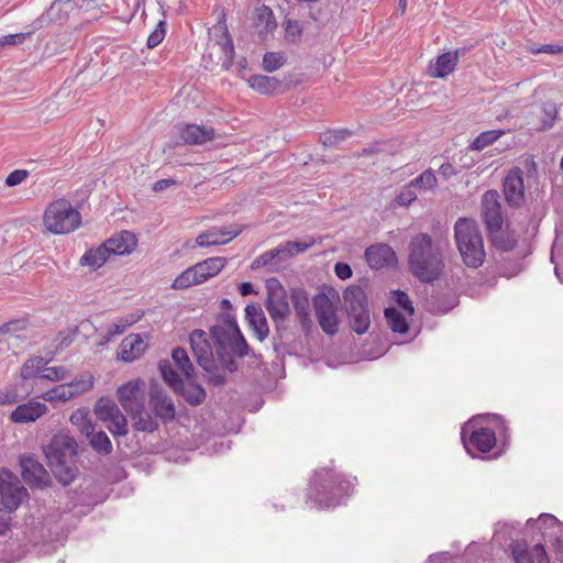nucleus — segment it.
I'll list each match as a JSON object with an SVG mask.
<instances>
[{
	"instance_id": "1",
	"label": "nucleus",
	"mask_w": 563,
	"mask_h": 563,
	"mask_svg": "<svg viewBox=\"0 0 563 563\" xmlns=\"http://www.w3.org/2000/svg\"><path fill=\"white\" fill-rule=\"evenodd\" d=\"M446 242L433 239L428 233L415 235L408 246V265L411 274L422 283L438 280L444 269Z\"/></svg>"
},
{
	"instance_id": "2",
	"label": "nucleus",
	"mask_w": 563,
	"mask_h": 563,
	"mask_svg": "<svg viewBox=\"0 0 563 563\" xmlns=\"http://www.w3.org/2000/svg\"><path fill=\"white\" fill-rule=\"evenodd\" d=\"M354 483L333 468L322 467L314 472L307 494V503L317 508H331L340 505L341 499L347 496Z\"/></svg>"
},
{
	"instance_id": "3",
	"label": "nucleus",
	"mask_w": 563,
	"mask_h": 563,
	"mask_svg": "<svg viewBox=\"0 0 563 563\" xmlns=\"http://www.w3.org/2000/svg\"><path fill=\"white\" fill-rule=\"evenodd\" d=\"M44 454L55 477L63 485L70 484L78 474L77 441L67 433L55 434L44 448Z\"/></svg>"
},
{
	"instance_id": "4",
	"label": "nucleus",
	"mask_w": 563,
	"mask_h": 563,
	"mask_svg": "<svg viewBox=\"0 0 563 563\" xmlns=\"http://www.w3.org/2000/svg\"><path fill=\"white\" fill-rule=\"evenodd\" d=\"M454 240L463 263L471 268L483 265L486 253L477 223L468 218H459L454 224Z\"/></svg>"
},
{
	"instance_id": "5",
	"label": "nucleus",
	"mask_w": 563,
	"mask_h": 563,
	"mask_svg": "<svg viewBox=\"0 0 563 563\" xmlns=\"http://www.w3.org/2000/svg\"><path fill=\"white\" fill-rule=\"evenodd\" d=\"M210 335L214 342V349L219 361L230 373H234L238 369V363L234 360L235 357L242 358L249 355L256 360L261 357V354H256L251 351L243 333L229 336L221 328H210Z\"/></svg>"
},
{
	"instance_id": "6",
	"label": "nucleus",
	"mask_w": 563,
	"mask_h": 563,
	"mask_svg": "<svg viewBox=\"0 0 563 563\" xmlns=\"http://www.w3.org/2000/svg\"><path fill=\"white\" fill-rule=\"evenodd\" d=\"M80 223V213L66 199L53 201L44 213V224L54 234L73 232Z\"/></svg>"
},
{
	"instance_id": "7",
	"label": "nucleus",
	"mask_w": 563,
	"mask_h": 563,
	"mask_svg": "<svg viewBox=\"0 0 563 563\" xmlns=\"http://www.w3.org/2000/svg\"><path fill=\"white\" fill-rule=\"evenodd\" d=\"M350 325L357 334L367 332L371 324L367 296L360 286H351L343 292Z\"/></svg>"
},
{
	"instance_id": "8",
	"label": "nucleus",
	"mask_w": 563,
	"mask_h": 563,
	"mask_svg": "<svg viewBox=\"0 0 563 563\" xmlns=\"http://www.w3.org/2000/svg\"><path fill=\"white\" fill-rule=\"evenodd\" d=\"M461 439L466 452L475 457L477 453H488L496 444V434L486 427H476V419L466 422L461 430Z\"/></svg>"
},
{
	"instance_id": "9",
	"label": "nucleus",
	"mask_w": 563,
	"mask_h": 563,
	"mask_svg": "<svg viewBox=\"0 0 563 563\" xmlns=\"http://www.w3.org/2000/svg\"><path fill=\"white\" fill-rule=\"evenodd\" d=\"M265 286L267 291L265 307L278 327L290 313L287 294L282 283L275 277L266 279Z\"/></svg>"
},
{
	"instance_id": "10",
	"label": "nucleus",
	"mask_w": 563,
	"mask_h": 563,
	"mask_svg": "<svg viewBox=\"0 0 563 563\" xmlns=\"http://www.w3.org/2000/svg\"><path fill=\"white\" fill-rule=\"evenodd\" d=\"M0 495L2 509L12 512L18 509L27 492L15 475L2 470L0 471Z\"/></svg>"
},
{
	"instance_id": "11",
	"label": "nucleus",
	"mask_w": 563,
	"mask_h": 563,
	"mask_svg": "<svg viewBox=\"0 0 563 563\" xmlns=\"http://www.w3.org/2000/svg\"><path fill=\"white\" fill-rule=\"evenodd\" d=\"M499 198L498 191L494 189L482 196V218L490 234L499 233L504 223Z\"/></svg>"
},
{
	"instance_id": "12",
	"label": "nucleus",
	"mask_w": 563,
	"mask_h": 563,
	"mask_svg": "<svg viewBox=\"0 0 563 563\" xmlns=\"http://www.w3.org/2000/svg\"><path fill=\"white\" fill-rule=\"evenodd\" d=\"M189 342L198 365L205 372L212 371L216 367V362L207 332L200 329L194 330L189 335Z\"/></svg>"
},
{
	"instance_id": "13",
	"label": "nucleus",
	"mask_w": 563,
	"mask_h": 563,
	"mask_svg": "<svg viewBox=\"0 0 563 563\" xmlns=\"http://www.w3.org/2000/svg\"><path fill=\"white\" fill-rule=\"evenodd\" d=\"M313 307L322 331L334 335L339 331V318L333 302L327 295L319 294L313 298Z\"/></svg>"
},
{
	"instance_id": "14",
	"label": "nucleus",
	"mask_w": 563,
	"mask_h": 563,
	"mask_svg": "<svg viewBox=\"0 0 563 563\" xmlns=\"http://www.w3.org/2000/svg\"><path fill=\"white\" fill-rule=\"evenodd\" d=\"M79 0H55L45 13L38 16L34 22V29H41L51 22H66L78 8Z\"/></svg>"
},
{
	"instance_id": "15",
	"label": "nucleus",
	"mask_w": 563,
	"mask_h": 563,
	"mask_svg": "<svg viewBox=\"0 0 563 563\" xmlns=\"http://www.w3.org/2000/svg\"><path fill=\"white\" fill-rule=\"evenodd\" d=\"M504 195L510 207H518L525 200L523 173L519 167L511 168L504 180Z\"/></svg>"
},
{
	"instance_id": "16",
	"label": "nucleus",
	"mask_w": 563,
	"mask_h": 563,
	"mask_svg": "<svg viewBox=\"0 0 563 563\" xmlns=\"http://www.w3.org/2000/svg\"><path fill=\"white\" fill-rule=\"evenodd\" d=\"M22 477L31 486L45 487L49 483V476L44 466L31 455L20 459Z\"/></svg>"
},
{
	"instance_id": "17",
	"label": "nucleus",
	"mask_w": 563,
	"mask_h": 563,
	"mask_svg": "<svg viewBox=\"0 0 563 563\" xmlns=\"http://www.w3.org/2000/svg\"><path fill=\"white\" fill-rule=\"evenodd\" d=\"M241 232L242 229L238 225H231L230 228L213 227L200 233L196 239V243L201 247L223 245L231 242Z\"/></svg>"
},
{
	"instance_id": "18",
	"label": "nucleus",
	"mask_w": 563,
	"mask_h": 563,
	"mask_svg": "<svg viewBox=\"0 0 563 563\" xmlns=\"http://www.w3.org/2000/svg\"><path fill=\"white\" fill-rule=\"evenodd\" d=\"M48 411L44 402L32 398L27 402L19 405L10 415V420L14 423L34 422Z\"/></svg>"
},
{
	"instance_id": "19",
	"label": "nucleus",
	"mask_w": 563,
	"mask_h": 563,
	"mask_svg": "<svg viewBox=\"0 0 563 563\" xmlns=\"http://www.w3.org/2000/svg\"><path fill=\"white\" fill-rule=\"evenodd\" d=\"M365 258L373 269L388 267L397 262L394 250L387 244L371 245L365 251Z\"/></svg>"
},
{
	"instance_id": "20",
	"label": "nucleus",
	"mask_w": 563,
	"mask_h": 563,
	"mask_svg": "<svg viewBox=\"0 0 563 563\" xmlns=\"http://www.w3.org/2000/svg\"><path fill=\"white\" fill-rule=\"evenodd\" d=\"M118 399L123 409L129 413L141 408L144 404V393L139 380H131L118 389Z\"/></svg>"
},
{
	"instance_id": "21",
	"label": "nucleus",
	"mask_w": 563,
	"mask_h": 563,
	"mask_svg": "<svg viewBox=\"0 0 563 563\" xmlns=\"http://www.w3.org/2000/svg\"><path fill=\"white\" fill-rule=\"evenodd\" d=\"M179 136L186 145H202L216 136L210 125L185 124L179 129Z\"/></svg>"
},
{
	"instance_id": "22",
	"label": "nucleus",
	"mask_w": 563,
	"mask_h": 563,
	"mask_svg": "<svg viewBox=\"0 0 563 563\" xmlns=\"http://www.w3.org/2000/svg\"><path fill=\"white\" fill-rule=\"evenodd\" d=\"M150 405L156 417L168 422L175 419L176 409L172 398L161 389L152 388L150 393Z\"/></svg>"
},
{
	"instance_id": "23",
	"label": "nucleus",
	"mask_w": 563,
	"mask_h": 563,
	"mask_svg": "<svg viewBox=\"0 0 563 563\" xmlns=\"http://www.w3.org/2000/svg\"><path fill=\"white\" fill-rule=\"evenodd\" d=\"M245 319L260 342L267 339L269 327L262 307L257 303H250L245 307Z\"/></svg>"
},
{
	"instance_id": "24",
	"label": "nucleus",
	"mask_w": 563,
	"mask_h": 563,
	"mask_svg": "<svg viewBox=\"0 0 563 563\" xmlns=\"http://www.w3.org/2000/svg\"><path fill=\"white\" fill-rule=\"evenodd\" d=\"M512 555L516 563H550L544 547L541 543L531 549L527 544H517L512 549Z\"/></svg>"
},
{
	"instance_id": "25",
	"label": "nucleus",
	"mask_w": 563,
	"mask_h": 563,
	"mask_svg": "<svg viewBox=\"0 0 563 563\" xmlns=\"http://www.w3.org/2000/svg\"><path fill=\"white\" fill-rule=\"evenodd\" d=\"M137 244L136 236L130 231H121L106 241L111 255L131 254Z\"/></svg>"
},
{
	"instance_id": "26",
	"label": "nucleus",
	"mask_w": 563,
	"mask_h": 563,
	"mask_svg": "<svg viewBox=\"0 0 563 563\" xmlns=\"http://www.w3.org/2000/svg\"><path fill=\"white\" fill-rule=\"evenodd\" d=\"M145 350V343L139 334H130L124 338L119 346L118 356L123 362L136 360Z\"/></svg>"
},
{
	"instance_id": "27",
	"label": "nucleus",
	"mask_w": 563,
	"mask_h": 563,
	"mask_svg": "<svg viewBox=\"0 0 563 563\" xmlns=\"http://www.w3.org/2000/svg\"><path fill=\"white\" fill-rule=\"evenodd\" d=\"M216 29H219L221 31V34L217 38V44L220 46L221 52L223 54L222 67L224 69H230L233 65L235 54L233 40L228 31L225 23L216 26Z\"/></svg>"
},
{
	"instance_id": "28",
	"label": "nucleus",
	"mask_w": 563,
	"mask_h": 563,
	"mask_svg": "<svg viewBox=\"0 0 563 563\" xmlns=\"http://www.w3.org/2000/svg\"><path fill=\"white\" fill-rule=\"evenodd\" d=\"M227 260L224 257H209L202 262L197 263L195 266L200 283L218 275L225 266Z\"/></svg>"
},
{
	"instance_id": "29",
	"label": "nucleus",
	"mask_w": 563,
	"mask_h": 563,
	"mask_svg": "<svg viewBox=\"0 0 563 563\" xmlns=\"http://www.w3.org/2000/svg\"><path fill=\"white\" fill-rule=\"evenodd\" d=\"M111 253L103 242L96 249H90L85 252V254L80 257L79 263L82 266H88L92 269H97L101 267L110 257Z\"/></svg>"
},
{
	"instance_id": "30",
	"label": "nucleus",
	"mask_w": 563,
	"mask_h": 563,
	"mask_svg": "<svg viewBox=\"0 0 563 563\" xmlns=\"http://www.w3.org/2000/svg\"><path fill=\"white\" fill-rule=\"evenodd\" d=\"M291 301L296 310L297 318L302 325L307 328L310 325V305L306 292L301 289H294L291 292Z\"/></svg>"
},
{
	"instance_id": "31",
	"label": "nucleus",
	"mask_w": 563,
	"mask_h": 563,
	"mask_svg": "<svg viewBox=\"0 0 563 563\" xmlns=\"http://www.w3.org/2000/svg\"><path fill=\"white\" fill-rule=\"evenodd\" d=\"M456 63L457 53H443L438 56L435 64L430 67V74L434 78H444L454 70Z\"/></svg>"
},
{
	"instance_id": "32",
	"label": "nucleus",
	"mask_w": 563,
	"mask_h": 563,
	"mask_svg": "<svg viewBox=\"0 0 563 563\" xmlns=\"http://www.w3.org/2000/svg\"><path fill=\"white\" fill-rule=\"evenodd\" d=\"M249 86L258 93L269 95L280 88L282 81L266 75H252L247 78Z\"/></svg>"
},
{
	"instance_id": "33",
	"label": "nucleus",
	"mask_w": 563,
	"mask_h": 563,
	"mask_svg": "<svg viewBox=\"0 0 563 563\" xmlns=\"http://www.w3.org/2000/svg\"><path fill=\"white\" fill-rule=\"evenodd\" d=\"M254 25L258 30L260 35L273 32L276 26V20L273 10L263 4L255 11Z\"/></svg>"
},
{
	"instance_id": "34",
	"label": "nucleus",
	"mask_w": 563,
	"mask_h": 563,
	"mask_svg": "<svg viewBox=\"0 0 563 563\" xmlns=\"http://www.w3.org/2000/svg\"><path fill=\"white\" fill-rule=\"evenodd\" d=\"M129 415L134 421L135 429L139 431L154 432L158 428L157 420L145 410L144 404L141 408L129 412Z\"/></svg>"
},
{
	"instance_id": "35",
	"label": "nucleus",
	"mask_w": 563,
	"mask_h": 563,
	"mask_svg": "<svg viewBox=\"0 0 563 563\" xmlns=\"http://www.w3.org/2000/svg\"><path fill=\"white\" fill-rule=\"evenodd\" d=\"M191 406L201 405L206 399V390L199 384L191 382L183 383V387L177 391Z\"/></svg>"
},
{
	"instance_id": "36",
	"label": "nucleus",
	"mask_w": 563,
	"mask_h": 563,
	"mask_svg": "<svg viewBox=\"0 0 563 563\" xmlns=\"http://www.w3.org/2000/svg\"><path fill=\"white\" fill-rule=\"evenodd\" d=\"M385 318L387 320L388 327L393 330V332L397 333H406L409 329L408 322L404 314L394 307H389L385 309Z\"/></svg>"
},
{
	"instance_id": "37",
	"label": "nucleus",
	"mask_w": 563,
	"mask_h": 563,
	"mask_svg": "<svg viewBox=\"0 0 563 563\" xmlns=\"http://www.w3.org/2000/svg\"><path fill=\"white\" fill-rule=\"evenodd\" d=\"M540 126L539 131L551 129L558 119V107L554 102L547 101L540 108Z\"/></svg>"
},
{
	"instance_id": "38",
	"label": "nucleus",
	"mask_w": 563,
	"mask_h": 563,
	"mask_svg": "<svg viewBox=\"0 0 563 563\" xmlns=\"http://www.w3.org/2000/svg\"><path fill=\"white\" fill-rule=\"evenodd\" d=\"M40 398L51 404L55 402H65L71 398H74V393L71 391V387L67 386V384H60L45 393H43Z\"/></svg>"
},
{
	"instance_id": "39",
	"label": "nucleus",
	"mask_w": 563,
	"mask_h": 563,
	"mask_svg": "<svg viewBox=\"0 0 563 563\" xmlns=\"http://www.w3.org/2000/svg\"><path fill=\"white\" fill-rule=\"evenodd\" d=\"M95 413L98 419L102 421H109L120 415L121 411L117 404L110 399L100 398L95 406Z\"/></svg>"
},
{
	"instance_id": "40",
	"label": "nucleus",
	"mask_w": 563,
	"mask_h": 563,
	"mask_svg": "<svg viewBox=\"0 0 563 563\" xmlns=\"http://www.w3.org/2000/svg\"><path fill=\"white\" fill-rule=\"evenodd\" d=\"M158 367L164 382L175 391H178L183 387L184 382L172 364L168 361H161Z\"/></svg>"
},
{
	"instance_id": "41",
	"label": "nucleus",
	"mask_w": 563,
	"mask_h": 563,
	"mask_svg": "<svg viewBox=\"0 0 563 563\" xmlns=\"http://www.w3.org/2000/svg\"><path fill=\"white\" fill-rule=\"evenodd\" d=\"M157 4L159 10L162 11L164 19L158 21L156 27L148 35L146 42L148 48H154L158 46L166 35L167 23L165 20L164 2L158 0Z\"/></svg>"
},
{
	"instance_id": "42",
	"label": "nucleus",
	"mask_w": 563,
	"mask_h": 563,
	"mask_svg": "<svg viewBox=\"0 0 563 563\" xmlns=\"http://www.w3.org/2000/svg\"><path fill=\"white\" fill-rule=\"evenodd\" d=\"M199 284H201V283L198 278L197 271H196L195 266H191V267H188L187 269H185L180 275H178L174 279L172 287L174 289L178 290V289H186L194 285H199Z\"/></svg>"
},
{
	"instance_id": "43",
	"label": "nucleus",
	"mask_w": 563,
	"mask_h": 563,
	"mask_svg": "<svg viewBox=\"0 0 563 563\" xmlns=\"http://www.w3.org/2000/svg\"><path fill=\"white\" fill-rule=\"evenodd\" d=\"M503 134V130H489L482 132L471 143L470 148L472 151H482L488 145L493 144L495 141H497Z\"/></svg>"
},
{
	"instance_id": "44",
	"label": "nucleus",
	"mask_w": 563,
	"mask_h": 563,
	"mask_svg": "<svg viewBox=\"0 0 563 563\" xmlns=\"http://www.w3.org/2000/svg\"><path fill=\"white\" fill-rule=\"evenodd\" d=\"M45 365L46 362L43 357L29 358L21 367V377L23 379H31L37 376L40 377Z\"/></svg>"
},
{
	"instance_id": "45",
	"label": "nucleus",
	"mask_w": 563,
	"mask_h": 563,
	"mask_svg": "<svg viewBox=\"0 0 563 563\" xmlns=\"http://www.w3.org/2000/svg\"><path fill=\"white\" fill-rule=\"evenodd\" d=\"M91 448L99 454L107 455L112 452V443L104 431L95 432L89 441Z\"/></svg>"
},
{
	"instance_id": "46",
	"label": "nucleus",
	"mask_w": 563,
	"mask_h": 563,
	"mask_svg": "<svg viewBox=\"0 0 563 563\" xmlns=\"http://www.w3.org/2000/svg\"><path fill=\"white\" fill-rule=\"evenodd\" d=\"M172 358L178 369L187 377H190L194 367L185 349L176 347L172 352Z\"/></svg>"
},
{
	"instance_id": "47",
	"label": "nucleus",
	"mask_w": 563,
	"mask_h": 563,
	"mask_svg": "<svg viewBox=\"0 0 563 563\" xmlns=\"http://www.w3.org/2000/svg\"><path fill=\"white\" fill-rule=\"evenodd\" d=\"M211 328H221L222 331L229 336L242 333L235 317L232 316L231 313H221L218 318V323L212 325Z\"/></svg>"
},
{
	"instance_id": "48",
	"label": "nucleus",
	"mask_w": 563,
	"mask_h": 563,
	"mask_svg": "<svg viewBox=\"0 0 563 563\" xmlns=\"http://www.w3.org/2000/svg\"><path fill=\"white\" fill-rule=\"evenodd\" d=\"M418 191L431 190L437 186V177L431 169H427L410 181Z\"/></svg>"
},
{
	"instance_id": "49",
	"label": "nucleus",
	"mask_w": 563,
	"mask_h": 563,
	"mask_svg": "<svg viewBox=\"0 0 563 563\" xmlns=\"http://www.w3.org/2000/svg\"><path fill=\"white\" fill-rule=\"evenodd\" d=\"M351 135V131L346 129L329 130L321 135V142L324 146H335L340 142L346 140Z\"/></svg>"
},
{
	"instance_id": "50",
	"label": "nucleus",
	"mask_w": 563,
	"mask_h": 563,
	"mask_svg": "<svg viewBox=\"0 0 563 563\" xmlns=\"http://www.w3.org/2000/svg\"><path fill=\"white\" fill-rule=\"evenodd\" d=\"M132 323L133 321H129L128 319L123 318L111 323L102 335L103 342L108 343L112 341L115 336L122 334Z\"/></svg>"
},
{
	"instance_id": "51",
	"label": "nucleus",
	"mask_w": 563,
	"mask_h": 563,
	"mask_svg": "<svg viewBox=\"0 0 563 563\" xmlns=\"http://www.w3.org/2000/svg\"><path fill=\"white\" fill-rule=\"evenodd\" d=\"M286 59L279 52H267L263 56V68L267 73H273L285 64Z\"/></svg>"
},
{
	"instance_id": "52",
	"label": "nucleus",
	"mask_w": 563,
	"mask_h": 563,
	"mask_svg": "<svg viewBox=\"0 0 563 563\" xmlns=\"http://www.w3.org/2000/svg\"><path fill=\"white\" fill-rule=\"evenodd\" d=\"M284 26L286 40L290 43H298L302 35V26L299 21L286 19Z\"/></svg>"
},
{
	"instance_id": "53",
	"label": "nucleus",
	"mask_w": 563,
	"mask_h": 563,
	"mask_svg": "<svg viewBox=\"0 0 563 563\" xmlns=\"http://www.w3.org/2000/svg\"><path fill=\"white\" fill-rule=\"evenodd\" d=\"M418 197V189L412 186L411 183L404 186L399 194L396 197V201L399 206H409L411 205Z\"/></svg>"
},
{
	"instance_id": "54",
	"label": "nucleus",
	"mask_w": 563,
	"mask_h": 563,
	"mask_svg": "<svg viewBox=\"0 0 563 563\" xmlns=\"http://www.w3.org/2000/svg\"><path fill=\"white\" fill-rule=\"evenodd\" d=\"M68 377V371L63 366H52V367H45L43 368V373L40 375V378L51 380V382H58L66 379Z\"/></svg>"
},
{
	"instance_id": "55",
	"label": "nucleus",
	"mask_w": 563,
	"mask_h": 563,
	"mask_svg": "<svg viewBox=\"0 0 563 563\" xmlns=\"http://www.w3.org/2000/svg\"><path fill=\"white\" fill-rule=\"evenodd\" d=\"M108 422L111 423L108 426V429L114 437H123L128 433V421L122 413L117 415V417L110 419Z\"/></svg>"
},
{
	"instance_id": "56",
	"label": "nucleus",
	"mask_w": 563,
	"mask_h": 563,
	"mask_svg": "<svg viewBox=\"0 0 563 563\" xmlns=\"http://www.w3.org/2000/svg\"><path fill=\"white\" fill-rule=\"evenodd\" d=\"M275 260L276 258H275L274 253L272 252V250H268V251L264 252L263 254H261L260 256H257L253 261L251 268L257 269L260 267H268L269 271H275L276 268L274 267V264H273V262Z\"/></svg>"
},
{
	"instance_id": "57",
	"label": "nucleus",
	"mask_w": 563,
	"mask_h": 563,
	"mask_svg": "<svg viewBox=\"0 0 563 563\" xmlns=\"http://www.w3.org/2000/svg\"><path fill=\"white\" fill-rule=\"evenodd\" d=\"M92 378H75L71 383L67 384V386L71 387V391L74 393V398L88 391L90 388H92Z\"/></svg>"
},
{
	"instance_id": "58",
	"label": "nucleus",
	"mask_w": 563,
	"mask_h": 563,
	"mask_svg": "<svg viewBox=\"0 0 563 563\" xmlns=\"http://www.w3.org/2000/svg\"><path fill=\"white\" fill-rule=\"evenodd\" d=\"M77 332V328L60 331L57 336L58 343L56 345V351H62L63 349L69 346L74 342Z\"/></svg>"
},
{
	"instance_id": "59",
	"label": "nucleus",
	"mask_w": 563,
	"mask_h": 563,
	"mask_svg": "<svg viewBox=\"0 0 563 563\" xmlns=\"http://www.w3.org/2000/svg\"><path fill=\"white\" fill-rule=\"evenodd\" d=\"M35 30L36 29H34V24L32 23V29L30 31L16 33V34L3 35L2 38H3V42L5 43V46L20 45V44L24 43L25 40L27 37H30Z\"/></svg>"
},
{
	"instance_id": "60",
	"label": "nucleus",
	"mask_w": 563,
	"mask_h": 563,
	"mask_svg": "<svg viewBox=\"0 0 563 563\" xmlns=\"http://www.w3.org/2000/svg\"><path fill=\"white\" fill-rule=\"evenodd\" d=\"M394 299L397 302L399 307H401L405 311H407L409 314H413V306L409 298V296L402 291V290H395L394 291Z\"/></svg>"
},
{
	"instance_id": "61",
	"label": "nucleus",
	"mask_w": 563,
	"mask_h": 563,
	"mask_svg": "<svg viewBox=\"0 0 563 563\" xmlns=\"http://www.w3.org/2000/svg\"><path fill=\"white\" fill-rule=\"evenodd\" d=\"M529 52L532 54H550L558 55L563 53V45L560 44H543L540 46H533L529 48Z\"/></svg>"
},
{
	"instance_id": "62",
	"label": "nucleus",
	"mask_w": 563,
	"mask_h": 563,
	"mask_svg": "<svg viewBox=\"0 0 563 563\" xmlns=\"http://www.w3.org/2000/svg\"><path fill=\"white\" fill-rule=\"evenodd\" d=\"M29 176V172L25 169H15L11 172L5 178V185L14 187L23 183Z\"/></svg>"
},
{
	"instance_id": "63",
	"label": "nucleus",
	"mask_w": 563,
	"mask_h": 563,
	"mask_svg": "<svg viewBox=\"0 0 563 563\" xmlns=\"http://www.w3.org/2000/svg\"><path fill=\"white\" fill-rule=\"evenodd\" d=\"M25 328V321L20 319L10 320L0 325V335L16 332Z\"/></svg>"
},
{
	"instance_id": "64",
	"label": "nucleus",
	"mask_w": 563,
	"mask_h": 563,
	"mask_svg": "<svg viewBox=\"0 0 563 563\" xmlns=\"http://www.w3.org/2000/svg\"><path fill=\"white\" fill-rule=\"evenodd\" d=\"M19 400L16 389L8 387L0 390V406L15 404Z\"/></svg>"
}]
</instances>
